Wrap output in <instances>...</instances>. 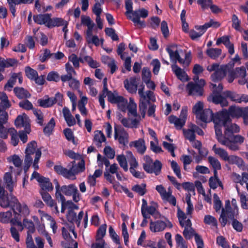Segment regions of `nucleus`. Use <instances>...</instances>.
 Listing matches in <instances>:
<instances>
[{"label": "nucleus", "instance_id": "nucleus-1", "mask_svg": "<svg viewBox=\"0 0 248 248\" xmlns=\"http://www.w3.org/2000/svg\"><path fill=\"white\" fill-rule=\"evenodd\" d=\"M219 124H222L224 127L225 138L227 139L228 148L232 151H236L239 149V145L243 143L245 138L240 135H234V133H239L240 131V127L235 124L231 123L230 117L225 112L223 117L217 118L215 120Z\"/></svg>", "mask_w": 248, "mask_h": 248}, {"label": "nucleus", "instance_id": "nucleus-2", "mask_svg": "<svg viewBox=\"0 0 248 248\" xmlns=\"http://www.w3.org/2000/svg\"><path fill=\"white\" fill-rule=\"evenodd\" d=\"M177 47L176 45L173 44L168 46L166 50L169 54L170 60L174 62L171 65L172 70L177 78L180 80L184 78L185 72L182 69L176 65L177 59L179 58L180 55L177 50L174 49Z\"/></svg>", "mask_w": 248, "mask_h": 248}, {"label": "nucleus", "instance_id": "nucleus-3", "mask_svg": "<svg viewBox=\"0 0 248 248\" xmlns=\"http://www.w3.org/2000/svg\"><path fill=\"white\" fill-rule=\"evenodd\" d=\"M162 165L158 160L153 162V160L149 157L146 156V162L143 164L144 170L148 173H154L155 175H158L161 171Z\"/></svg>", "mask_w": 248, "mask_h": 248}, {"label": "nucleus", "instance_id": "nucleus-4", "mask_svg": "<svg viewBox=\"0 0 248 248\" xmlns=\"http://www.w3.org/2000/svg\"><path fill=\"white\" fill-rule=\"evenodd\" d=\"M148 15V11L144 8H141L134 11L133 13V16H129L128 18L131 20L136 25H139V28H143L146 26V25L144 21L140 20V17L146 18Z\"/></svg>", "mask_w": 248, "mask_h": 248}, {"label": "nucleus", "instance_id": "nucleus-5", "mask_svg": "<svg viewBox=\"0 0 248 248\" xmlns=\"http://www.w3.org/2000/svg\"><path fill=\"white\" fill-rule=\"evenodd\" d=\"M238 215V208L233 209L230 208L228 210H225L223 208L222 209L221 214L219 219L221 225L222 227H224L227 223V218L233 220L235 217H236Z\"/></svg>", "mask_w": 248, "mask_h": 248}, {"label": "nucleus", "instance_id": "nucleus-6", "mask_svg": "<svg viewBox=\"0 0 248 248\" xmlns=\"http://www.w3.org/2000/svg\"><path fill=\"white\" fill-rule=\"evenodd\" d=\"M205 84V80L202 79H201L199 81V83H194L192 82H189L186 86V89L188 91V94L190 95H202L203 91V87Z\"/></svg>", "mask_w": 248, "mask_h": 248}, {"label": "nucleus", "instance_id": "nucleus-7", "mask_svg": "<svg viewBox=\"0 0 248 248\" xmlns=\"http://www.w3.org/2000/svg\"><path fill=\"white\" fill-rule=\"evenodd\" d=\"M233 67V63L221 65L211 75V78L212 81L216 82L220 81L226 76L227 70L229 68H232Z\"/></svg>", "mask_w": 248, "mask_h": 248}, {"label": "nucleus", "instance_id": "nucleus-8", "mask_svg": "<svg viewBox=\"0 0 248 248\" xmlns=\"http://www.w3.org/2000/svg\"><path fill=\"white\" fill-rule=\"evenodd\" d=\"M128 134L121 126L114 127V139L118 140L120 144L125 146L128 142Z\"/></svg>", "mask_w": 248, "mask_h": 248}, {"label": "nucleus", "instance_id": "nucleus-9", "mask_svg": "<svg viewBox=\"0 0 248 248\" xmlns=\"http://www.w3.org/2000/svg\"><path fill=\"white\" fill-rule=\"evenodd\" d=\"M217 118H220V117H217V113H216V116L214 119L216 138L220 144L228 147L229 144H228L227 139L225 138V133L224 132L223 134L222 132L221 127L223 126V124L216 123L217 122L215 120Z\"/></svg>", "mask_w": 248, "mask_h": 248}, {"label": "nucleus", "instance_id": "nucleus-10", "mask_svg": "<svg viewBox=\"0 0 248 248\" xmlns=\"http://www.w3.org/2000/svg\"><path fill=\"white\" fill-rule=\"evenodd\" d=\"M18 61L15 59L9 58L5 59L0 57V82L4 79V76L2 74L5 68L16 66Z\"/></svg>", "mask_w": 248, "mask_h": 248}, {"label": "nucleus", "instance_id": "nucleus-11", "mask_svg": "<svg viewBox=\"0 0 248 248\" xmlns=\"http://www.w3.org/2000/svg\"><path fill=\"white\" fill-rule=\"evenodd\" d=\"M208 100L215 104H220L222 107L228 105V102L226 97L223 95H221L215 92H213V93L208 97Z\"/></svg>", "mask_w": 248, "mask_h": 248}, {"label": "nucleus", "instance_id": "nucleus-12", "mask_svg": "<svg viewBox=\"0 0 248 248\" xmlns=\"http://www.w3.org/2000/svg\"><path fill=\"white\" fill-rule=\"evenodd\" d=\"M242 112V108L231 106L229 108L228 110H227L226 109H223L220 112H217V116L220 117L221 118V117H223L224 113L226 112L229 117L231 116L233 118H239L241 117Z\"/></svg>", "mask_w": 248, "mask_h": 248}, {"label": "nucleus", "instance_id": "nucleus-13", "mask_svg": "<svg viewBox=\"0 0 248 248\" xmlns=\"http://www.w3.org/2000/svg\"><path fill=\"white\" fill-rule=\"evenodd\" d=\"M140 80V78L136 77H131L129 79H125L124 83L125 88L128 92L131 93H136L138 88V81Z\"/></svg>", "mask_w": 248, "mask_h": 248}, {"label": "nucleus", "instance_id": "nucleus-14", "mask_svg": "<svg viewBox=\"0 0 248 248\" xmlns=\"http://www.w3.org/2000/svg\"><path fill=\"white\" fill-rule=\"evenodd\" d=\"M15 124L17 128L24 127L27 133H30L31 131L30 124L26 116L23 117L21 115L18 116L15 120Z\"/></svg>", "mask_w": 248, "mask_h": 248}, {"label": "nucleus", "instance_id": "nucleus-15", "mask_svg": "<svg viewBox=\"0 0 248 248\" xmlns=\"http://www.w3.org/2000/svg\"><path fill=\"white\" fill-rule=\"evenodd\" d=\"M39 193L42 196V198L45 202L49 206L54 207L57 213H59L58 208L56 205V202L52 199L50 195L48 193L47 191L40 190Z\"/></svg>", "mask_w": 248, "mask_h": 248}, {"label": "nucleus", "instance_id": "nucleus-16", "mask_svg": "<svg viewBox=\"0 0 248 248\" xmlns=\"http://www.w3.org/2000/svg\"><path fill=\"white\" fill-rule=\"evenodd\" d=\"M216 116V113L214 114L212 110L208 108L204 109L198 118L204 123L210 122L212 121L214 122V119Z\"/></svg>", "mask_w": 248, "mask_h": 248}, {"label": "nucleus", "instance_id": "nucleus-17", "mask_svg": "<svg viewBox=\"0 0 248 248\" xmlns=\"http://www.w3.org/2000/svg\"><path fill=\"white\" fill-rule=\"evenodd\" d=\"M51 16V14H39L33 16V19L35 23L39 25L44 24L47 27Z\"/></svg>", "mask_w": 248, "mask_h": 248}, {"label": "nucleus", "instance_id": "nucleus-18", "mask_svg": "<svg viewBox=\"0 0 248 248\" xmlns=\"http://www.w3.org/2000/svg\"><path fill=\"white\" fill-rule=\"evenodd\" d=\"M167 227V223L162 220L151 221L150 223V229L153 232L163 231Z\"/></svg>", "mask_w": 248, "mask_h": 248}, {"label": "nucleus", "instance_id": "nucleus-19", "mask_svg": "<svg viewBox=\"0 0 248 248\" xmlns=\"http://www.w3.org/2000/svg\"><path fill=\"white\" fill-rule=\"evenodd\" d=\"M39 185L41 187L40 190L47 191L48 192L52 191L53 189V186L52 183L50 181L48 178L44 176L43 178H40Z\"/></svg>", "mask_w": 248, "mask_h": 248}, {"label": "nucleus", "instance_id": "nucleus-20", "mask_svg": "<svg viewBox=\"0 0 248 248\" xmlns=\"http://www.w3.org/2000/svg\"><path fill=\"white\" fill-rule=\"evenodd\" d=\"M129 145L130 146H133L135 147L137 149L138 153L140 154H143L146 149L145 141L144 140L142 139H140L138 140L131 142Z\"/></svg>", "mask_w": 248, "mask_h": 248}, {"label": "nucleus", "instance_id": "nucleus-21", "mask_svg": "<svg viewBox=\"0 0 248 248\" xmlns=\"http://www.w3.org/2000/svg\"><path fill=\"white\" fill-rule=\"evenodd\" d=\"M225 161L228 162L230 164H235L239 168L244 166L243 159L241 157L234 155H228Z\"/></svg>", "mask_w": 248, "mask_h": 248}, {"label": "nucleus", "instance_id": "nucleus-22", "mask_svg": "<svg viewBox=\"0 0 248 248\" xmlns=\"http://www.w3.org/2000/svg\"><path fill=\"white\" fill-rule=\"evenodd\" d=\"M169 121L170 123L173 124L178 130L181 129L185 124L184 120H182L174 115H170L169 117Z\"/></svg>", "mask_w": 248, "mask_h": 248}, {"label": "nucleus", "instance_id": "nucleus-23", "mask_svg": "<svg viewBox=\"0 0 248 248\" xmlns=\"http://www.w3.org/2000/svg\"><path fill=\"white\" fill-rule=\"evenodd\" d=\"M14 91L16 96L19 99H24L30 98L31 96L29 92L21 87H15Z\"/></svg>", "mask_w": 248, "mask_h": 248}, {"label": "nucleus", "instance_id": "nucleus-24", "mask_svg": "<svg viewBox=\"0 0 248 248\" xmlns=\"http://www.w3.org/2000/svg\"><path fill=\"white\" fill-rule=\"evenodd\" d=\"M4 181L6 184V188L10 192L12 193L14 186V183L13 181L12 174L10 172H6L4 175Z\"/></svg>", "mask_w": 248, "mask_h": 248}, {"label": "nucleus", "instance_id": "nucleus-25", "mask_svg": "<svg viewBox=\"0 0 248 248\" xmlns=\"http://www.w3.org/2000/svg\"><path fill=\"white\" fill-rule=\"evenodd\" d=\"M77 191V188L75 185L62 186L61 188V193L62 192L66 196H71L74 192Z\"/></svg>", "mask_w": 248, "mask_h": 248}, {"label": "nucleus", "instance_id": "nucleus-26", "mask_svg": "<svg viewBox=\"0 0 248 248\" xmlns=\"http://www.w3.org/2000/svg\"><path fill=\"white\" fill-rule=\"evenodd\" d=\"M66 21L60 17H50L49 23L47 25V27L51 28L54 27H59L63 25Z\"/></svg>", "mask_w": 248, "mask_h": 248}, {"label": "nucleus", "instance_id": "nucleus-27", "mask_svg": "<svg viewBox=\"0 0 248 248\" xmlns=\"http://www.w3.org/2000/svg\"><path fill=\"white\" fill-rule=\"evenodd\" d=\"M195 28L199 31L197 32L194 30H191L189 32V36L192 40H195L198 38L200 37L206 31L203 28H202V26H195Z\"/></svg>", "mask_w": 248, "mask_h": 248}, {"label": "nucleus", "instance_id": "nucleus-28", "mask_svg": "<svg viewBox=\"0 0 248 248\" xmlns=\"http://www.w3.org/2000/svg\"><path fill=\"white\" fill-rule=\"evenodd\" d=\"M37 146V143L35 141L32 140L27 145V146L25 150V154H32V155H34L35 156L36 155V153L38 151H41L39 149H37L36 150Z\"/></svg>", "mask_w": 248, "mask_h": 248}, {"label": "nucleus", "instance_id": "nucleus-29", "mask_svg": "<svg viewBox=\"0 0 248 248\" xmlns=\"http://www.w3.org/2000/svg\"><path fill=\"white\" fill-rule=\"evenodd\" d=\"M187 129H183V133L186 139L190 141H193L195 140V134L193 130L191 128V123L188 125Z\"/></svg>", "mask_w": 248, "mask_h": 248}, {"label": "nucleus", "instance_id": "nucleus-30", "mask_svg": "<svg viewBox=\"0 0 248 248\" xmlns=\"http://www.w3.org/2000/svg\"><path fill=\"white\" fill-rule=\"evenodd\" d=\"M221 49L219 48H208L206 51V54L212 59H217L221 54Z\"/></svg>", "mask_w": 248, "mask_h": 248}, {"label": "nucleus", "instance_id": "nucleus-31", "mask_svg": "<svg viewBox=\"0 0 248 248\" xmlns=\"http://www.w3.org/2000/svg\"><path fill=\"white\" fill-rule=\"evenodd\" d=\"M9 133L11 136V143L16 146L18 144L19 141V135H18L16 130L14 128H10L8 129Z\"/></svg>", "mask_w": 248, "mask_h": 248}, {"label": "nucleus", "instance_id": "nucleus-32", "mask_svg": "<svg viewBox=\"0 0 248 248\" xmlns=\"http://www.w3.org/2000/svg\"><path fill=\"white\" fill-rule=\"evenodd\" d=\"M127 109L128 112L133 116L136 117L138 116L137 112V104L134 102V99L130 98L129 104L127 105Z\"/></svg>", "mask_w": 248, "mask_h": 248}, {"label": "nucleus", "instance_id": "nucleus-33", "mask_svg": "<svg viewBox=\"0 0 248 248\" xmlns=\"http://www.w3.org/2000/svg\"><path fill=\"white\" fill-rule=\"evenodd\" d=\"M222 43H223L228 49L229 53L232 55L234 53V46L230 41L229 37L227 36H224L221 37Z\"/></svg>", "mask_w": 248, "mask_h": 248}, {"label": "nucleus", "instance_id": "nucleus-34", "mask_svg": "<svg viewBox=\"0 0 248 248\" xmlns=\"http://www.w3.org/2000/svg\"><path fill=\"white\" fill-rule=\"evenodd\" d=\"M146 185L144 183L141 185H136L132 186V190L140 196L144 195L147 192Z\"/></svg>", "mask_w": 248, "mask_h": 248}, {"label": "nucleus", "instance_id": "nucleus-35", "mask_svg": "<svg viewBox=\"0 0 248 248\" xmlns=\"http://www.w3.org/2000/svg\"><path fill=\"white\" fill-rule=\"evenodd\" d=\"M94 140L97 142L96 145L98 147H100L101 143L106 141V139L105 135L101 131H96L95 132Z\"/></svg>", "mask_w": 248, "mask_h": 248}, {"label": "nucleus", "instance_id": "nucleus-36", "mask_svg": "<svg viewBox=\"0 0 248 248\" xmlns=\"http://www.w3.org/2000/svg\"><path fill=\"white\" fill-rule=\"evenodd\" d=\"M209 185L210 187L213 189H216L218 186L221 187L222 189L223 188L222 183L220 180L213 177H211L209 178Z\"/></svg>", "mask_w": 248, "mask_h": 248}, {"label": "nucleus", "instance_id": "nucleus-37", "mask_svg": "<svg viewBox=\"0 0 248 248\" xmlns=\"http://www.w3.org/2000/svg\"><path fill=\"white\" fill-rule=\"evenodd\" d=\"M213 150L216 154L218 155L223 160H226L228 156V154L224 149L221 148H217L216 145H214L213 147Z\"/></svg>", "mask_w": 248, "mask_h": 248}, {"label": "nucleus", "instance_id": "nucleus-38", "mask_svg": "<svg viewBox=\"0 0 248 248\" xmlns=\"http://www.w3.org/2000/svg\"><path fill=\"white\" fill-rule=\"evenodd\" d=\"M106 229H107V225L106 224H103L100 226V227L98 228V229L97 231V233H96V241L101 240V242L102 241H103L102 240V238L106 234Z\"/></svg>", "mask_w": 248, "mask_h": 248}, {"label": "nucleus", "instance_id": "nucleus-39", "mask_svg": "<svg viewBox=\"0 0 248 248\" xmlns=\"http://www.w3.org/2000/svg\"><path fill=\"white\" fill-rule=\"evenodd\" d=\"M17 75H16V73H13L10 78L8 80L7 83L4 86V89L5 90H7L9 91H11L12 90V88L13 87L14 85H15L16 79L17 78Z\"/></svg>", "mask_w": 248, "mask_h": 248}, {"label": "nucleus", "instance_id": "nucleus-40", "mask_svg": "<svg viewBox=\"0 0 248 248\" xmlns=\"http://www.w3.org/2000/svg\"><path fill=\"white\" fill-rule=\"evenodd\" d=\"M23 224L24 227L28 230L27 232L34 233L35 228L33 222L31 220L24 218L23 220Z\"/></svg>", "mask_w": 248, "mask_h": 248}, {"label": "nucleus", "instance_id": "nucleus-41", "mask_svg": "<svg viewBox=\"0 0 248 248\" xmlns=\"http://www.w3.org/2000/svg\"><path fill=\"white\" fill-rule=\"evenodd\" d=\"M222 95H223L226 98H229L232 101L237 103L239 94L230 91H226L222 93Z\"/></svg>", "mask_w": 248, "mask_h": 248}, {"label": "nucleus", "instance_id": "nucleus-42", "mask_svg": "<svg viewBox=\"0 0 248 248\" xmlns=\"http://www.w3.org/2000/svg\"><path fill=\"white\" fill-rule=\"evenodd\" d=\"M148 105V100H140L139 103V111L141 115L142 118L145 117L146 112Z\"/></svg>", "mask_w": 248, "mask_h": 248}, {"label": "nucleus", "instance_id": "nucleus-43", "mask_svg": "<svg viewBox=\"0 0 248 248\" xmlns=\"http://www.w3.org/2000/svg\"><path fill=\"white\" fill-rule=\"evenodd\" d=\"M37 103L39 106L43 108H48L51 107L54 102L52 99L51 98H47V99H39L37 101Z\"/></svg>", "mask_w": 248, "mask_h": 248}, {"label": "nucleus", "instance_id": "nucleus-44", "mask_svg": "<svg viewBox=\"0 0 248 248\" xmlns=\"http://www.w3.org/2000/svg\"><path fill=\"white\" fill-rule=\"evenodd\" d=\"M151 72L148 67H143L141 72V78L143 82H149L151 78Z\"/></svg>", "mask_w": 248, "mask_h": 248}, {"label": "nucleus", "instance_id": "nucleus-45", "mask_svg": "<svg viewBox=\"0 0 248 248\" xmlns=\"http://www.w3.org/2000/svg\"><path fill=\"white\" fill-rule=\"evenodd\" d=\"M108 101L111 103L116 104L117 102L121 101V99H123V97L122 96L117 95V93L116 94L111 92H108Z\"/></svg>", "mask_w": 248, "mask_h": 248}, {"label": "nucleus", "instance_id": "nucleus-46", "mask_svg": "<svg viewBox=\"0 0 248 248\" xmlns=\"http://www.w3.org/2000/svg\"><path fill=\"white\" fill-rule=\"evenodd\" d=\"M32 154H25V157L24 159V170L25 172H27L30 167L32 163Z\"/></svg>", "mask_w": 248, "mask_h": 248}, {"label": "nucleus", "instance_id": "nucleus-47", "mask_svg": "<svg viewBox=\"0 0 248 248\" xmlns=\"http://www.w3.org/2000/svg\"><path fill=\"white\" fill-rule=\"evenodd\" d=\"M117 160L120 166L123 168L125 171L128 170V166L125 156L124 155H118L117 156Z\"/></svg>", "mask_w": 248, "mask_h": 248}, {"label": "nucleus", "instance_id": "nucleus-48", "mask_svg": "<svg viewBox=\"0 0 248 248\" xmlns=\"http://www.w3.org/2000/svg\"><path fill=\"white\" fill-rule=\"evenodd\" d=\"M55 125V122L53 118H51L46 125L44 128V132L45 134L49 135L52 132Z\"/></svg>", "mask_w": 248, "mask_h": 248}, {"label": "nucleus", "instance_id": "nucleus-49", "mask_svg": "<svg viewBox=\"0 0 248 248\" xmlns=\"http://www.w3.org/2000/svg\"><path fill=\"white\" fill-rule=\"evenodd\" d=\"M54 169L58 174L62 175L66 178H69L68 174L69 172L67 169L63 168L61 165H56L54 166Z\"/></svg>", "mask_w": 248, "mask_h": 248}, {"label": "nucleus", "instance_id": "nucleus-50", "mask_svg": "<svg viewBox=\"0 0 248 248\" xmlns=\"http://www.w3.org/2000/svg\"><path fill=\"white\" fill-rule=\"evenodd\" d=\"M208 160L214 170H219L221 169V164L217 159L213 156H209Z\"/></svg>", "mask_w": 248, "mask_h": 248}, {"label": "nucleus", "instance_id": "nucleus-51", "mask_svg": "<svg viewBox=\"0 0 248 248\" xmlns=\"http://www.w3.org/2000/svg\"><path fill=\"white\" fill-rule=\"evenodd\" d=\"M25 71L27 77L31 80H33L38 76L37 72L29 66L25 68Z\"/></svg>", "mask_w": 248, "mask_h": 248}, {"label": "nucleus", "instance_id": "nucleus-52", "mask_svg": "<svg viewBox=\"0 0 248 248\" xmlns=\"http://www.w3.org/2000/svg\"><path fill=\"white\" fill-rule=\"evenodd\" d=\"M106 34L110 37L112 40L118 41L119 40V37L118 35L115 33V31L112 28H107L105 30Z\"/></svg>", "mask_w": 248, "mask_h": 248}, {"label": "nucleus", "instance_id": "nucleus-53", "mask_svg": "<svg viewBox=\"0 0 248 248\" xmlns=\"http://www.w3.org/2000/svg\"><path fill=\"white\" fill-rule=\"evenodd\" d=\"M19 106L26 110L33 109V105L28 100H24L19 103Z\"/></svg>", "mask_w": 248, "mask_h": 248}, {"label": "nucleus", "instance_id": "nucleus-54", "mask_svg": "<svg viewBox=\"0 0 248 248\" xmlns=\"http://www.w3.org/2000/svg\"><path fill=\"white\" fill-rule=\"evenodd\" d=\"M12 217V212L7 211L0 213V222L4 223H8L10 218Z\"/></svg>", "mask_w": 248, "mask_h": 248}, {"label": "nucleus", "instance_id": "nucleus-55", "mask_svg": "<svg viewBox=\"0 0 248 248\" xmlns=\"http://www.w3.org/2000/svg\"><path fill=\"white\" fill-rule=\"evenodd\" d=\"M203 108V103L201 101H199L193 107V112L196 115L197 118H198L199 117V115H200L201 113H200V112L202 110Z\"/></svg>", "mask_w": 248, "mask_h": 248}, {"label": "nucleus", "instance_id": "nucleus-56", "mask_svg": "<svg viewBox=\"0 0 248 248\" xmlns=\"http://www.w3.org/2000/svg\"><path fill=\"white\" fill-rule=\"evenodd\" d=\"M52 53L48 49H45L44 53L39 56V60L42 62H45L48 58H51Z\"/></svg>", "mask_w": 248, "mask_h": 248}, {"label": "nucleus", "instance_id": "nucleus-57", "mask_svg": "<svg viewBox=\"0 0 248 248\" xmlns=\"http://www.w3.org/2000/svg\"><path fill=\"white\" fill-rule=\"evenodd\" d=\"M195 233L194 230L192 227H185L183 235L186 239H190L193 235H194Z\"/></svg>", "mask_w": 248, "mask_h": 248}, {"label": "nucleus", "instance_id": "nucleus-58", "mask_svg": "<svg viewBox=\"0 0 248 248\" xmlns=\"http://www.w3.org/2000/svg\"><path fill=\"white\" fill-rule=\"evenodd\" d=\"M171 167L178 178H181V170L178 163L175 161H172L171 162Z\"/></svg>", "mask_w": 248, "mask_h": 248}, {"label": "nucleus", "instance_id": "nucleus-59", "mask_svg": "<svg viewBox=\"0 0 248 248\" xmlns=\"http://www.w3.org/2000/svg\"><path fill=\"white\" fill-rule=\"evenodd\" d=\"M220 26V24L219 22L217 21H215L213 19H210L209 22L206 23L203 25L202 26V28H203V29L206 31L207 29L210 27H213L215 28H217Z\"/></svg>", "mask_w": 248, "mask_h": 248}, {"label": "nucleus", "instance_id": "nucleus-60", "mask_svg": "<svg viewBox=\"0 0 248 248\" xmlns=\"http://www.w3.org/2000/svg\"><path fill=\"white\" fill-rule=\"evenodd\" d=\"M204 222L207 224H212L214 226H217V219L211 215L205 216Z\"/></svg>", "mask_w": 248, "mask_h": 248}, {"label": "nucleus", "instance_id": "nucleus-61", "mask_svg": "<svg viewBox=\"0 0 248 248\" xmlns=\"http://www.w3.org/2000/svg\"><path fill=\"white\" fill-rule=\"evenodd\" d=\"M232 27L237 31H240L241 29L240 23L241 21L239 20L238 17L235 15L233 14L232 16Z\"/></svg>", "mask_w": 248, "mask_h": 248}, {"label": "nucleus", "instance_id": "nucleus-62", "mask_svg": "<svg viewBox=\"0 0 248 248\" xmlns=\"http://www.w3.org/2000/svg\"><path fill=\"white\" fill-rule=\"evenodd\" d=\"M46 79L49 81H54L57 82L60 79V77L57 72L52 71L48 74Z\"/></svg>", "mask_w": 248, "mask_h": 248}, {"label": "nucleus", "instance_id": "nucleus-63", "mask_svg": "<svg viewBox=\"0 0 248 248\" xmlns=\"http://www.w3.org/2000/svg\"><path fill=\"white\" fill-rule=\"evenodd\" d=\"M104 153L110 159H113L115 156V151L110 146H106L104 149Z\"/></svg>", "mask_w": 248, "mask_h": 248}, {"label": "nucleus", "instance_id": "nucleus-64", "mask_svg": "<svg viewBox=\"0 0 248 248\" xmlns=\"http://www.w3.org/2000/svg\"><path fill=\"white\" fill-rule=\"evenodd\" d=\"M217 244L223 248H230V246L226 241L225 238L222 236H218L217 238Z\"/></svg>", "mask_w": 248, "mask_h": 248}]
</instances>
